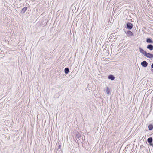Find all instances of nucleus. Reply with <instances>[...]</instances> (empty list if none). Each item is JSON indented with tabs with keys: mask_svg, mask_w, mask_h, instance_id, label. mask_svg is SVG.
I'll return each instance as SVG.
<instances>
[{
	"mask_svg": "<svg viewBox=\"0 0 153 153\" xmlns=\"http://www.w3.org/2000/svg\"><path fill=\"white\" fill-rule=\"evenodd\" d=\"M139 50L140 52L142 54H144L147 57H152L153 56L152 54L147 53L141 48L140 47Z\"/></svg>",
	"mask_w": 153,
	"mask_h": 153,
	"instance_id": "1",
	"label": "nucleus"
},
{
	"mask_svg": "<svg viewBox=\"0 0 153 153\" xmlns=\"http://www.w3.org/2000/svg\"><path fill=\"white\" fill-rule=\"evenodd\" d=\"M133 26V24L130 22H128L126 24L127 28L129 30H131Z\"/></svg>",
	"mask_w": 153,
	"mask_h": 153,
	"instance_id": "2",
	"label": "nucleus"
},
{
	"mask_svg": "<svg viewBox=\"0 0 153 153\" xmlns=\"http://www.w3.org/2000/svg\"><path fill=\"white\" fill-rule=\"evenodd\" d=\"M125 33L127 35V36L129 37H131L133 36V34L132 32L130 30H128L127 31H126Z\"/></svg>",
	"mask_w": 153,
	"mask_h": 153,
	"instance_id": "3",
	"label": "nucleus"
},
{
	"mask_svg": "<svg viewBox=\"0 0 153 153\" xmlns=\"http://www.w3.org/2000/svg\"><path fill=\"white\" fill-rule=\"evenodd\" d=\"M141 65L143 67H146L147 66L148 63L146 61H143L141 62Z\"/></svg>",
	"mask_w": 153,
	"mask_h": 153,
	"instance_id": "4",
	"label": "nucleus"
},
{
	"mask_svg": "<svg viewBox=\"0 0 153 153\" xmlns=\"http://www.w3.org/2000/svg\"><path fill=\"white\" fill-rule=\"evenodd\" d=\"M147 48L151 51L153 49V46L151 44H149L147 46Z\"/></svg>",
	"mask_w": 153,
	"mask_h": 153,
	"instance_id": "5",
	"label": "nucleus"
},
{
	"mask_svg": "<svg viewBox=\"0 0 153 153\" xmlns=\"http://www.w3.org/2000/svg\"><path fill=\"white\" fill-rule=\"evenodd\" d=\"M108 78L109 79H111V80H113L114 79V77L112 75H109L108 77Z\"/></svg>",
	"mask_w": 153,
	"mask_h": 153,
	"instance_id": "6",
	"label": "nucleus"
},
{
	"mask_svg": "<svg viewBox=\"0 0 153 153\" xmlns=\"http://www.w3.org/2000/svg\"><path fill=\"white\" fill-rule=\"evenodd\" d=\"M146 42L148 43H153V41L149 38H147L146 39Z\"/></svg>",
	"mask_w": 153,
	"mask_h": 153,
	"instance_id": "7",
	"label": "nucleus"
},
{
	"mask_svg": "<svg viewBox=\"0 0 153 153\" xmlns=\"http://www.w3.org/2000/svg\"><path fill=\"white\" fill-rule=\"evenodd\" d=\"M105 91H106L107 94L108 95H109L110 93V91L108 88L107 87L105 89Z\"/></svg>",
	"mask_w": 153,
	"mask_h": 153,
	"instance_id": "8",
	"label": "nucleus"
},
{
	"mask_svg": "<svg viewBox=\"0 0 153 153\" xmlns=\"http://www.w3.org/2000/svg\"><path fill=\"white\" fill-rule=\"evenodd\" d=\"M27 9V7H24L22 9V10L21 11V12L22 13H24L25 12V11Z\"/></svg>",
	"mask_w": 153,
	"mask_h": 153,
	"instance_id": "9",
	"label": "nucleus"
},
{
	"mask_svg": "<svg viewBox=\"0 0 153 153\" xmlns=\"http://www.w3.org/2000/svg\"><path fill=\"white\" fill-rule=\"evenodd\" d=\"M149 129L151 130L153 128V126L152 125H149L148 126Z\"/></svg>",
	"mask_w": 153,
	"mask_h": 153,
	"instance_id": "10",
	"label": "nucleus"
},
{
	"mask_svg": "<svg viewBox=\"0 0 153 153\" xmlns=\"http://www.w3.org/2000/svg\"><path fill=\"white\" fill-rule=\"evenodd\" d=\"M147 141L149 143H151L152 141V137H150L148 139Z\"/></svg>",
	"mask_w": 153,
	"mask_h": 153,
	"instance_id": "11",
	"label": "nucleus"
},
{
	"mask_svg": "<svg viewBox=\"0 0 153 153\" xmlns=\"http://www.w3.org/2000/svg\"><path fill=\"white\" fill-rule=\"evenodd\" d=\"M69 72V69L68 68H66L65 69V72L66 74H68Z\"/></svg>",
	"mask_w": 153,
	"mask_h": 153,
	"instance_id": "12",
	"label": "nucleus"
},
{
	"mask_svg": "<svg viewBox=\"0 0 153 153\" xmlns=\"http://www.w3.org/2000/svg\"><path fill=\"white\" fill-rule=\"evenodd\" d=\"M77 136L79 137H80V134L79 133L77 134Z\"/></svg>",
	"mask_w": 153,
	"mask_h": 153,
	"instance_id": "13",
	"label": "nucleus"
},
{
	"mask_svg": "<svg viewBox=\"0 0 153 153\" xmlns=\"http://www.w3.org/2000/svg\"><path fill=\"white\" fill-rule=\"evenodd\" d=\"M151 67L152 68H153V63L152 64V65H151Z\"/></svg>",
	"mask_w": 153,
	"mask_h": 153,
	"instance_id": "14",
	"label": "nucleus"
}]
</instances>
